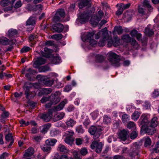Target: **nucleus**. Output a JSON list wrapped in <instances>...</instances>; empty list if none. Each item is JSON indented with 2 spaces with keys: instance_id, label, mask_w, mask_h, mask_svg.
Listing matches in <instances>:
<instances>
[{
  "instance_id": "61",
  "label": "nucleus",
  "mask_w": 159,
  "mask_h": 159,
  "mask_svg": "<svg viewBox=\"0 0 159 159\" xmlns=\"http://www.w3.org/2000/svg\"><path fill=\"white\" fill-rule=\"evenodd\" d=\"M152 97L156 98L159 96V91L158 90H155L152 94Z\"/></svg>"
},
{
  "instance_id": "14",
  "label": "nucleus",
  "mask_w": 159,
  "mask_h": 159,
  "mask_svg": "<svg viewBox=\"0 0 159 159\" xmlns=\"http://www.w3.org/2000/svg\"><path fill=\"white\" fill-rule=\"evenodd\" d=\"M37 78H40V80L46 85L47 86H51L53 84L54 82V80L53 79L48 80H44L45 77L43 76H41L40 75H38L37 76Z\"/></svg>"
},
{
  "instance_id": "12",
  "label": "nucleus",
  "mask_w": 159,
  "mask_h": 159,
  "mask_svg": "<svg viewBox=\"0 0 159 159\" xmlns=\"http://www.w3.org/2000/svg\"><path fill=\"white\" fill-rule=\"evenodd\" d=\"M52 116V111L51 110H49L48 113L43 114L41 117L44 121L46 122H48L51 120Z\"/></svg>"
},
{
  "instance_id": "54",
  "label": "nucleus",
  "mask_w": 159,
  "mask_h": 159,
  "mask_svg": "<svg viewBox=\"0 0 159 159\" xmlns=\"http://www.w3.org/2000/svg\"><path fill=\"white\" fill-rule=\"evenodd\" d=\"M143 6L146 7L150 9V10L153 9L152 7L150 4L149 2L147 0H144L143 2Z\"/></svg>"
},
{
  "instance_id": "9",
  "label": "nucleus",
  "mask_w": 159,
  "mask_h": 159,
  "mask_svg": "<svg viewBox=\"0 0 159 159\" xmlns=\"http://www.w3.org/2000/svg\"><path fill=\"white\" fill-rule=\"evenodd\" d=\"M60 94L61 93L59 92H56L52 93L49 97V101L54 104H56L60 101Z\"/></svg>"
},
{
  "instance_id": "2",
  "label": "nucleus",
  "mask_w": 159,
  "mask_h": 159,
  "mask_svg": "<svg viewBox=\"0 0 159 159\" xmlns=\"http://www.w3.org/2000/svg\"><path fill=\"white\" fill-rule=\"evenodd\" d=\"M95 33L94 31L85 32L81 35V39L84 42H89L91 46H95L97 43V42L93 39V36Z\"/></svg>"
},
{
  "instance_id": "42",
  "label": "nucleus",
  "mask_w": 159,
  "mask_h": 159,
  "mask_svg": "<svg viewBox=\"0 0 159 159\" xmlns=\"http://www.w3.org/2000/svg\"><path fill=\"white\" fill-rule=\"evenodd\" d=\"M9 113L7 111L4 112L2 115L1 117L0 118V120L1 121L3 122H4L3 119L7 118L9 116Z\"/></svg>"
},
{
  "instance_id": "24",
  "label": "nucleus",
  "mask_w": 159,
  "mask_h": 159,
  "mask_svg": "<svg viewBox=\"0 0 159 159\" xmlns=\"http://www.w3.org/2000/svg\"><path fill=\"white\" fill-rule=\"evenodd\" d=\"M76 123L75 121L72 119H68L66 122V124L68 127H72L75 125Z\"/></svg>"
},
{
  "instance_id": "45",
  "label": "nucleus",
  "mask_w": 159,
  "mask_h": 159,
  "mask_svg": "<svg viewBox=\"0 0 159 159\" xmlns=\"http://www.w3.org/2000/svg\"><path fill=\"white\" fill-rule=\"evenodd\" d=\"M129 120V116L128 115L125 114L122 116V120L124 123H126Z\"/></svg>"
},
{
  "instance_id": "38",
  "label": "nucleus",
  "mask_w": 159,
  "mask_h": 159,
  "mask_svg": "<svg viewBox=\"0 0 159 159\" xmlns=\"http://www.w3.org/2000/svg\"><path fill=\"white\" fill-rule=\"evenodd\" d=\"M74 134V133L72 130H69L66 131L64 135V136L68 137L69 138H73L72 136Z\"/></svg>"
},
{
  "instance_id": "18",
  "label": "nucleus",
  "mask_w": 159,
  "mask_h": 159,
  "mask_svg": "<svg viewBox=\"0 0 159 159\" xmlns=\"http://www.w3.org/2000/svg\"><path fill=\"white\" fill-rule=\"evenodd\" d=\"M67 100L66 99H64L62 102H61L58 105H57V106L55 107L53 109V110L54 111H58L61 110L64 107L66 103H67Z\"/></svg>"
},
{
  "instance_id": "64",
  "label": "nucleus",
  "mask_w": 159,
  "mask_h": 159,
  "mask_svg": "<svg viewBox=\"0 0 159 159\" xmlns=\"http://www.w3.org/2000/svg\"><path fill=\"white\" fill-rule=\"evenodd\" d=\"M30 49V48L28 47L25 46L23 48L20 50L21 53H25L28 52Z\"/></svg>"
},
{
  "instance_id": "20",
  "label": "nucleus",
  "mask_w": 159,
  "mask_h": 159,
  "mask_svg": "<svg viewBox=\"0 0 159 159\" xmlns=\"http://www.w3.org/2000/svg\"><path fill=\"white\" fill-rule=\"evenodd\" d=\"M17 32L16 30L14 29H11L9 30L7 34V36L10 38L13 37H15L16 35Z\"/></svg>"
},
{
  "instance_id": "43",
  "label": "nucleus",
  "mask_w": 159,
  "mask_h": 159,
  "mask_svg": "<svg viewBox=\"0 0 159 159\" xmlns=\"http://www.w3.org/2000/svg\"><path fill=\"white\" fill-rule=\"evenodd\" d=\"M61 62V58L59 57H56L53 58L52 62L55 64H59Z\"/></svg>"
},
{
  "instance_id": "46",
  "label": "nucleus",
  "mask_w": 159,
  "mask_h": 159,
  "mask_svg": "<svg viewBox=\"0 0 159 159\" xmlns=\"http://www.w3.org/2000/svg\"><path fill=\"white\" fill-rule=\"evenodd\" d=\"M80 152L81 155L85 156L88 153V151L86 148H82L80 149Z\"/></svg>"
},
{
  "instance_id": "40",
  "label": "nucleus",
  "mask_w": 159,
  "mask_h": 159,
  "mask_svg": "<svg viewBox=\"0 0 159 159\" xmlns=\"http://www.w3.org/2000/svg\"><path fill=\"white\" fill-rule=\"evenodd\" d=\"M139 150L138 149H136L134 151L130 153V156L132 158H135L136 157V159H138Z\"/></svg>"
},
{
  "instance_id": "52",
  "label": "nucleus",
  "mask_w": 159,
  "mask_h": 159,
  "mask_svg": "<svg viewBox=\"0 0 159 159\" xmlns=\"http://www.w3.org/2000/svg\"><path fill=\"white\" fill-rule=\"evenodd\" d=\"M59 133V131L55 129L51 130L50 132V135L52 137H54L55 136L57 135Z\"/></svg>"
},
{
  "instance_id": "33",
  "label": "nucleus",
  "mask_w": 159,
  "mask_h": 159,
  "mask_svg": "<svg viewBox=\"0 0 159 159\" xmlns=\"http://www.w3.org/2000/svg\"><path fill=\"white\" fill-rule=\"evenodd\" d=\"M51 124L49 123L47 124L42 126V129L41 130L42 132L45 133L48 131L51 127Z\"/></svg>"
},
{
  "instance_id": "44",
  "label": "nucleus",
  "mask_w": 159,
  "mask_h": 159,
  "mask_svg": "<svg viewBox=\"0 0 159 159\" xmlns=\"http://www.w3.org/2000/svg\"><path fill=\"white\" fill-rule=\"evenodd\" d=\"M127 127L129 129H136V125L133 122L130 121L128 124Z\"/></svg>"
},
{
  "instance_id": "27",
  "label": "nucleus",
  "mask_w": 159,
  "mask_h": 159,
  "mask_svg": "<svg viewBox=\"0 0 159 159\" xmlns=\"http://www.w3.org/2000/svg\"><path fill=\"white\" fill-rule=\"evenodd\" d=\"M141 112L140 111H135L132 115V119L134 120H137L139 118Z\"/></svg>"
},
{
  "instance_id": "13",
  "label": "nucleus",
  "mask_w": 159,
  "mask_h": 159,
  "mask_svg": "<svg viewBox=\"0 0 159 159\" xmlns=\"http://www.w3.org/2000/svg\"><path fill=\"white\" fill-rule=\"evenodd\" d=\"M35 18L34 17L30 18L26 22L27 25H29V27H28V31L32 30L34 28L33 26L35 24Z\"/></svg>"
},
{
  "instance_id": "59",
  "label": "nucleus",
  "mask_w": 159,
  "mask_h": 159,
  "mask_svg": "<svg viewBox=\"0 0 159 159\" xmlns=\"http://www.w3.org/2000/svg\"><path fill=\"white\" fill-rule=\"evenodd\" d=\"M91 0H83V1L81 4H82L83 6L89 5L90 4Z\"/></svg>"
},
{
  "instance_id": "51",
  "label": "nucleus",
  "mask_w": 159,
  "mask_h": 159,
  "mask_svg": "<svg viewBox=\"0 0 159 159\" xmlns=\"http://www.w3.org/2000/svg\"><path fill=\"white\" fill-rule=\"evenodd\" d=\"M76 130L78 133H83L84 132V130L81 125L78 126L76 127Z\"/></svg>"
},
{
  "instance_id": "3",
  "label": "nucleus",
  "mask_w": 159,
  "mask_h": 159,
  "mask_svg": "<svg viewBox=\"0 0 159 159\" xmlns=\"http://www.w3.org/2000/svg\"><path fill=\"white\" fill-rule=\"evenodd\" d=\"M107 55L108 59L113 66L116 67L120 66V60L118 55L111 51L109 52Z\"/></svg>"
},
{
  "instance_id": "4",
  "label": "nucleus",
  "mask_w": 159,
  "mask_h": 159,
  "mask_svg": "<svg viewBox=\"0 0 159 159\" xmlns=\"http://www.w3.org/2000/svg\"><path fill=\"white\" fill-rule=\"evenodd\" d=\"M101 130L99 126H92L89 129V132L91 135L95 134L93 136V138L96 140L99 137Z\"/></svg>"
},
{
  "instance_id": "57",
  "label": "nucleus",
  "mask_w": 159,
  "mask_h": 159,
  "mask_svg": "<svg viewBox=\"0 0 159 159\" xmlns=\"http://www.w3.org/2000/svg\"><path fill=\"white\" fill-rule=\"evenodd\" d=\"M114 30L116 31L119 34H120L122 32V28L120 26L115 27L114 28Z\"/></svg>"
},
{
  "instance_id": "62",
  "label": "nucleus",
  "mask_w": 159,
  "mask_h": 159,
  "mask_svg": "<svg viewBox=\"0 0 159 159\" xmlns=\"http://www.w3.org/2000/svg\"><path fill=\"white\" fill-rule=\"evenodd\" d=\"M132 14L131 13L129 12H126L124 15V16L125 18H126L127 19H131L132 17Z\"/></svg>"
},
{
  "instance_id": "32",
  "label": "nucleus",
  "mask_w": 159,
  "mask_h": 159,
  "mask_svg": "<svg viewBox=\"0 0 159 159\" xmlns=\"http://www.w3.org/2000/svg\"><path fill=\"white\" fill-rule=\"evenodd\" d=\"M41 149L45 152H49L51 149V148L49 145L45 143V144L41 147Z\"/></svg>"
},
{
  "instance_id": "55",
  "label": "nucleus",
  "mask_w": 159,
  "mask_h": 159,
  "mask_svg": "<svg viewBox=\"0 0 159 159\" xmlns=\"http://www.w3.org/2000/svg\"><path fill=\"white\" fill-rule=\"evenodd\" d=\"M91 115L93 120H95L99 115L98 112L97 111H94L91 113Z\"/></svg>"
},
{
  "instance_id": "17",
  "label": "nucleus",
  "mask_w": 159,
  "mask_h": 159,
  "mask_svg": "<svg viewBox=\"0 0 159 159\" xmlns=\"http://www.w3.org/2000/svg\"><path fill=\"white\" fill-rule=\"evenodd\" d=\"M52 28L55 32H60L62 31L64 29L63 25L60 23L54 25Z\"/></svg>"
},
{
  "instance_id": "8",
  "label": "nucleus",
  "mask_w": 159,
  "mask_h": 159,
  "mask_svg": "<svg viewBox=\"0 0 159 159\" xmlns=\"http://www.w3.org/2000/svg\"><path fill=\"white\" fill-rule=\"evenodd\" d=\"M89 17V14L84 12L78 16L76 21V23L78 24L85 23L88 21Z\"/></svg>"
},
{
  "instance_id": "63",
  "label": "nucleus",
  "mask_w": 159,
  "mask_h": 159,
  "mask_svg": "<svg viewBox=\"0 0 159 159\" xmlns=\"http://www.w3.org/2000/svg\"><path fill=\"white\" fill-rule=\"evenodd\" d=\"M43 93L46 94H48L50 93L52 91V90L51 89H43Z\"/></svg>"
},
{
  "instance_id": "16",
  "label": "nucleus",
  "mask_w": 159,
  "mask_h": 159,
  "mask_svg": "<svg viewBox=\"0 0 159 159\" xmlns=\"http://www.w3.org/2000/svg\"><path fill=\"white\" fill-rule=\"evenodd\" d=\"M32 84L30 82H27L25 84L24 89L25 90V93L27 98H29L30 94V89Z\"/></svg>"
},
{
  "instance_id": "25",
  "label": "nucleus",
  "mask_w": 159,
  "mask_h": 159,
  "mask_svg": "<svg viewBox=\"0 0 159 159\" xmlns=\"http://www.w3.org/2000/svg\"><path fill=\"white\" fill-rule=\"evenodd\" d=\"M27 73L25 75V76L29 80H31V75L33 74L34 73H37L36 71L33 70L31 68H29L27 70Z\"/></svg>"
},
{
  "instance_id": "19",
  "label": "nucleus",
  "mask_w": 159,
  "mask_h": 159,
  "mask_svg": "<svg viewBox=\"0 0 159 159\" xmlns=\"http://www.w3.org/2000/svg\"><path fill=\"white\" fill-rule=\"evenodd\" d=\"M64 116L65 113L61 112L54 115L53 119L54 121H57L63 118Z\"/></svg>"
},
{
  "instance_id": "35",
  "label": "nucleus",
  "mask_w": 159,
  "mask_h": 159,
  "mask_svg": "<svg viewBox=\"0 0 159 159\" xmlns=\"http://www.w3.org/2000/svg\"><path fill=\"white\" fill-rule=\"evenodd\" d=\"M57 15H58L59 16L61 17H64L65 16V14L63 9H60L58 10L56 13Z\"/></svg>"
},
{
  "instance_id": "21",
  "label": "nucleus",
  "mask_w": 159,
  "mask_h": 159,
  "mask_svg": "<svg viewBox=\"0 0 159 159\" xmlns=\"http://www.w3.org/2000/svg\"><path fill=\"white\" fill-rule=\"evenodd\" d=\"M34 153V149L30 147L25 151V153L24 155V157H28L32 156Z\"/></svg>"
},
{
  "instance_id": "15",
  "label": "nucleus",
  "mask_w": 159,
  "mask_h": 159,
  "mask_svg": "<svg viewBox=\"0 0 159 159\" xmlns=\"http://www.w3.org/2000/svg\"><path fill=\"white\" fill-rule=\"evenodd\" d=\"M46 62L45 59L41 57H39L34 64L33 66L35 68H37L40 65L44 64Z\"/></svg>"
},
{
  "instance_id": "23",
  "label": "nucleus",
  "mask_w": 159,
  "mask_h": 159,
  "mask_svg": "<svg viewBox=\"0 0 159 159\" xmlns=\"http://www.w3.org/2000/svg\"><path fill=\"white\" fill-rule=\"evenodd\" d=\"M44 51L45 52H41V54L42 56L47 57H49V55L52 52V50L47 48H44Z\"/></svg>"
},
{
  "instance_id": "37",
  "label": "nucleus",
  "mask_w": 159,
  "mask_h": 159,
  "mask_svg": "<svg viewBox=\"0 0 159 159\" xmlns=\"http://www.w3.org/2000/svg\"><path fill=\"white\" fill-rule=\"evenodd\" d=\"M120 39L117 37H115L114 38L113 45L115 47H117L120 44Z\"/></svg>"
},
{
  "instance_id": "56",
  "label": "nucleus",
  "mask_w": 159,
  "mask_h": 159,
  "mask_svg": "<svg viewBox=\"0 0 159 159\" xmlns=\"http://www.w3.org/2000/svg\"><path fill=\"white\" fill-rule=\"evenodd\" d=\"M10 4L9 0H2L1 2V6L3 7L8 5Z\"/></svg>"
},
{
  "instance_id": "41",
  "label": "nucleus",
  "mask_w": 159,
  "mask_h": 159,
  "mask_svg": "<svg viewBox=\"0 0 159 159\" xmlns=\"http://www.w3.org/2000/svg\"><path fill=\"white\" fill-rule=\"evenodd\" d=\"M144 131L146 133L151 135L153 134L156 132V130L155 129H151L148 127L145 128L144 129Z\"/></svg>"
},
{
  "instance_id": "31",
  "label": "nucleus",
  "mask_w": 159,
  "mask_h": 159,
  "mask_svg": "<svg viewBox=\"0 0 159 159\" xmlns=\"http://www.w3.org/2000/svg\"><path fill=\"white\" fill-rule=\"evenodd\" d=\"M111 117L107 115H104L103 116V122L104 123L108 124L111 123Z\"/></svg>"
},
{
  "instance_id": "50",
  "label": "nucleus",
  "mask_w": 159,
  "mask_h": 159,
  "mask_svg": "<svg viewBox=\"0 0 159 159\" xmlns=\"http://www.w3.org/2000/svg\"><path fill=\"white\" fill-rule=\"evenodd\" d=\"M138 134V132L136 130H134L130 134V138L132 139H135L137 137Z\"/></svg>"
},
{
  "instance_id": "49",
  "label": "nucleus",
  "mask_w": 159,
  "mask_h": 159,
  "mask_svg": "<svg viewBox=\"0 0 159 159\" xmlns=\"http://www.w3.org/2000/svg\"><path fill=\"white\" fill-rule=\"evenodd\" d=\"M105 58L103 56L98 54L96 56V59L97 61L98 62H102L104 59Z\"/></svg>"
},
{
  "instance_id": "7",
  "label": "nucleus",
  "mask_w": 159,
  "mask_h": 159,
  "mask_svg": "<svg viewBox=\"0 0 159 159\" xmlns=\"http://www.w3.org/2000/svg\"><path fill=\"white\" fill-rule=\"evenodd\" d=\"M150 118V115L149 114H143L141 116L139 121L140 122V126L143 128V126L147 125L149 123L148 119Z\"/></svg>"
},
{
  "instance_id": "60",
  "label": "nucleus",
  "mask_w": 159,
  "mask_h": 159,
  "mask_svg": "<svg viewBox=\"0 0 159 159\" xmlns=\"http://www.w3.org/2000/svg\"><path fill=\"white\" fill-rule=\"evenodd\" d=\"M42 6L40 4H39L35 5L34 9L35 11H40L42 10Z\"/></svg>"
},
{
  "instance_id": "30",
  "label": "nucleus",
  "mask_w": 159,
  "mask_h": 159,
  "mask_svg": "<svg viewBox=\"0 0 159 159\" xmlns=\"http://www.w3.org/2000/svg\"><path fill=\"white\" fill-rule=\"evenodd\" d=\"M65 138L64 139L65 142L67 144L71 145L72 144L74 139L73 138H69L68 137L64 136Z\"/></svg>"
},
{
  "instance_id": "53",
  "label": "nucleus",
  "mask_w": 159,
  "mask_h": 159,
  "mask_svg": "<svg viewBox=\"0 0 159 159\" xmlns=\"http://www.w3.org/2000/svg\"><path fill=\"white\" fill-rule=\"evenodd\" d=\"M42 139L40 135H35L33 136V139L36 142H39Z\"/></svg>"
},
{
  "instance_id": "36",
  "label": "nucleus",
  "mask_w": 159,
  "mask_h": 159,
  "mask_svg": "<svg viewBox=\"0 0 159 159\" xmlns=\"http://www.w3.org/2000/svg\"><path fill=\"white\" fill-rule=\"evenodd\" d=\"M144 146L146 147L150 146L151 143V140L150 138L149 137H147L144 138Z\"/></svg>"
},
{
  "instance_id": "28",
  "label": "nucleus",
  "mask_w": 159,
  "mask_h": 159,
  "mask_svg": "<svg viewBox=\"0 0 159 159\" xmlns=\"http://www.w3.org/2000/svg\"><path fill=\"white\" fill-rule=\"evenodd\" d=\"M145 33L146 35L149 36H151L154 34L153 31L151 29L149 25H148L145 30Z\"/></svg>"
},
{
  "instance_id": "22",
  "label": "nucleus",
  "mask_w": 159,
  "mask_h": 159,
  "mask_svg": "<svg viewBox=\"0 0 159 159\" xmlns=\"http://www.w3.org/2000/svg\"><path fill=\"white\" fill-rule=\"evenodd\" d=\"M57 149L60 152L64 153H68L69 150L63 145L60 144L58 146Z\"/></svg>"
},
{
  "instance_id": "34",
  "label": "nucleus",
  "mask_w": 159,
  "mask_h": 159,
  "mask_svg": "<svg viewBox=\"0 0 159 159\" xmlns=\"http://www.w3.org/2000/svg\"><path fill=\"white\" fill-rule=\"evenodd\" d=\"M62 38V35L60 34H55L51 36V38L56 40H59Z\"/></svg>"
},
{
  "instance_id": "10",
  "label": "nucleus",
  "mask_w": 159,
  "mask_h": 159,
  "mask_svg": "<svg viewBox=\"0 0 159 159\" xmlns=\"http://www.w3.org/2000/svg\"><path fill=\"white\" fill-rule=\"evenodd\" d=\"M15 43L16 40L14 39L10 41L8 39L4 36L0 37V43L1 44L4 45H12L14 44Z\"/></svg>"
},
{
  "instance_id": "6",
  "label": "nucleus",
  "mask_w": 159,
  "mask_h": 159,
  "mask_svg": "<svg viewBox=\"0 0 159 159\" xmlns=\"http://www.w3.org/2000/svg\"><path fill=\"white\" fill-rule=\"evenodd\" d=\"M103 146V144L102 142L98 143L94 141L91 144L90 148L97 153H100L102 151Z\"/></svg>"
},
{
  "instance_id": "26",
  "label": "nucleus",
  "mask_w": 159,
  "mask_h": 159,
  "mask_svg": "<svg viewBox=\"0 0 159 159\" xmlns=\"http://www.w3.org/2000/svg\"><path fill=\"white\" fill-rule=\"evenodd\" d=\"M57 141L54 139H47L45 141L46 143L49 145L50 147L54 146L57 143Z\"/></svg>"
},
{
  "instance_id": "11",
  "label": "nucleus",
  "mask_w": 159,
  "mask_h": 159,
  "mask_svg": "<svg viewBox=\"0 0 159 159\" xmlns=\"http://www.w3.org/2000/svg\"><path fill=\"white\" fill-rule=\"evenodd\" d=\"M128 133L125 130L121 131L118 134V138L120 139V140L123 142L124 144H127L128 143H124L127 139Z\"/></svg>"
},
{
  "instance_id": "48",
  "label": "nucleus",
  "mask_w": 159,
  "mask_h": 159,
  "mask_svg": "<svg viewBox=\"0 0 159 159\" xmlns=\"http://www.w3.org/2000/svg\"><path fill=\"white\" fill-rule=\"evenodd\" d=\"M39 70L40 72H45L50 70V68L48 66H42L39 68Z\"/></svg>"
},
{
  "instance_id": "47",
  "label": "nucleus",
  "mask_w": 159,
  "mask_h": 159,
  "mask_svg": "<svg viewBox=\"0 0 159 159\" xmlns=\"http://www.w3.org/2000/svg\"><path fill=\"white\" fill-rule=\"evenodd\" d=\"M122 39L124 41L127 43L130 42L131 39L129 35L128 34H125L123 35L122 37Z\"/></svg>"
},
{
  "instance_id": "29",
  "label": "nucleus",
  "mask_w": 159,
  "mask_h": 159,
  "mask_svg": "<svg viewBox=\"0 0 159 159\" xmlns=\"http://www.w3.org/2000/svg\"><path fill=\"white\" fill-rule=\"evenodd\" d=\"M157 120V117H154L151 120L150 124V126L152 128H155L157 126L158 122Z\"/></svg>"
},
{
  "instance_id": "1",
  "label": "nucleus",
  "mask_w": 159,
  "mask_h": 159,
  "mask_svg": "<svg viewBox=\"0 0 159 159\" xmlns=\"http://www.w3.org/2000/svg\"><path fill=\"white\" fill-rule=\"evenodd\" d=\"M101 36L102 37V38L100 40L98 44L100 46L103 47L106 43V41L108 36V31L106 28H104L101 31L95 34V38L96 39H99Z\"/></svg>"
},
{
  "instance_id": "39",
  "label": "nucleus",
  "mask_w": 159,
  "mask_h": 159,
  "mask_svg": "<svg viewBox=\"0 0 159 159\" xmlns=\"http://www.w3.org/2000/svg\"><path fill=\"white\" fill-rule=\"evenodd\" d=\"M116 6L117 7L119 6V8L116 12V14L117 16L120 15L122 13L124 9L120 4H117Z\"/></svg>"
},
{
  "instance_id": "5",
  "label": "nucleus",
  "mask_w": 159,
  "mask_h": 159,
  "mask_svg": "<svg viewBox=\"0 0 159 159\" xmlns=\"http://www.w3.org/2000/svg\"><path fill=\"white\" fill-rule=\"evenodd\" d=\"M103 14L102 11H98L95 15H93L92 17L90 20L91 24L93 25H97L102 19Z\"/></svg>"
},
{
  "instance_id": "58",
  "label": "nucleus",
  "mask_w": 159,
  "mask_h": 159,
  "mask_svg": "<svg viewBox=\"0 0 159 159\" xmlns=\"http://www.w3.org/2000/svg\"><path fill=\"white\" fill-rule=\"evenodd\" d=\"M20 124L21 127L24 126H27L30 124L29 121H27L26 122L25 121L23 120H20Z\"/></svg>"
}]
</instances>
